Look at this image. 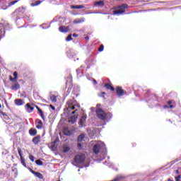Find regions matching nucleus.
<instances>
[{
	"mask_svg": "<svg viewBox=\"0 0 181 181\" xmlns=\"http://www.w3.org/2000/svg\"><path fill=\"white\" fill-rule=\"evenodd\" d=\"M104 51V45H100L98 49V52H103Z\"/></svg>",
	"mask_w": 181,
	"mask_h": 181,
	"instance_id": "f704fd0d",
	"label": "nucleus"
},
{
	"mask_svg": "<svg viewBox=\"0 0 181 181\" xmlns=\"http://www.w3.org/2000/svg\"><path fill=\"white\" fill-rule=\"evenodd\" d=\"M73 79L71 78V76L66 79V87H69V90L73 88V83H71Z\"/></svg>",
	"mask_w": 181,
	"mask_h": 181,
	"instance_id": "9b49d317",
	"label": "nucleus"
},
{
	"mask_svg": "<svg viewBox=\"0 0 181 181\" xmlns=\"http://www.w3.org/2000/svg\"><path fill=\"white\" fill-rule=\"evenodd\" d=\"M86 39H88V37H86Z\"/></svg>",
	"mask_w": 181,
	"mask_h": 181,
	"instance_id": "5fc2aeb1",
	"label": "nucleus"
},
{
	"mask_svg": "<svg viewBox=\"0 0 181 181\" xmlns=\"http://www.w3.org/2000/svg\"><path fill=\"white\" fill-rule=\"evenodd\" d=\"M93 151L96 155L102 151L100 155V158H98V160H103L105 159V156H107V147H105V144H104V142H98L96 144L94 145Z\"/></svg>",
	"mask_w": 181,
	"mask_h": 181,
	"instance_id": "f03ea898",
	"label": "nucleus"
},
{
	"mask_svg": "<svg viewBox=\"0 0 181 181\" xmlns=\"http://www.w3.org/2000/svg\"><path fill=\"white\" fill-rule=\"evenodd\" d=\"M86 119H87V117L82 116L78 122L79 127L82 128V127H84V124H86Z\"/></svg>",
	"mask_w": 181,
	"mask_h": 181,
	"instance_id": "6e6552de",
	"label": "nucleus"
},
{
	"mask_svg": "<svg viewBox=\"0 0 181 181\" xmlns=\"http://www.w3.org/2000/svg\"><path fill=\"white\" fill-rule=\"evenodd\" d=\"M73 38L71 37V34H70L69 35H68V37H66V42H70V40H71Z\"/></svg>",
	"mask_w": 181,
	"mask_h": 181,
	"instance_id": "473e14b6",
	"label": "nucleus"
},
{
	"mask_svg": "<svg viewBox=\"0 0 181 181\" xmlns=\"http://www.w3.org/2000/svg\"><path fill=\"white\" fill-rule=\"evenodd\" d=\"M127 8H129L128 4H123L118 6V10L113 11V15H121V13H124V12H125L124 9H127Z\"/></svg>",
	"mask_w": 181,
	"mask_h": 181,
	"instance_id": "39448f33",
	"label": "nucleus"
},
{
	"mask_svg": "<svg viewBox=\"0 0 181 181\" xmlns=\"http://www.w3.org/2000/svg\"><path fill=\"white\" fill-rule=\"evenodd\" d=\"M104 95H105V92H103L100 95H99V97H104Z\"/></svg>",
	"mask_w": 181,
	"mask_h": 181,
	"instance_id": "a19ab883",
	"label": "nucleus"
},
{
	"mask_svg": "<svg viewBox=\"0 0 181 181\" xmlns=\"http://www.w3.org/2000/svg\"><path fill=\"white\" fill-rule=\"evenodd\" d=\"M2 105L0 104V108H1Z\"/></svg>",
	"mask_w": 181,
	"mask_h": 181,
	"instance_id": "864d4df0",
	"label": "nucleus"
},
{
	"mask_svg": "<svg viewBox=\"0 0 181 181\" xmlns=\"http://www.w3.org/2000/svg\"><path fill=\"white\" fill-rule=\"evenodd\" d=\"M15 78L10 77V81H15Z\"/></svg>",
	"mask_w": 181,
	"mask_h": 181,
	"instance_id": "79ce46f5",
	"label": "nucleus"
},
{
	"mask_svg": "<svg viewBox=\"0 0 181 181\" xmlns=\"http://www.w3.org/2000/svg\"><path fill=\"white\" fill-rule=\"evenodd\" d=\"M83 22H86V18L84 17H82L81 18H76L74 20V23H83Z\"/></svg>",
	"mask_w": 181,
	"mask_h": 181,
	"instance_id": "ddd939ff",
	"label": "nucleus"
},
{
	"mask_svg": "<svg viewBox=\"0 0 181 181\" xmlns=\"http://www.w3.org/2000/svg\"><path fill=\"white\" fill-rule=\"evenodd\" d=\"M43 123H42V121H38V124L36 126V128H37V129H42V125Z\"/></svg>",
	"mask_w": 181,
	"mask_h": 181,
	"instance_id": "a878e982",
	"label": "nucleus"
},
{
	"mask_svg": "<svg viewBox=\"0 0 181 181\" xmlns=\"http://www.w3.org/2000/svg\"><path fill=\"white\" fill-rule=\"evenodd\" d=\"M21 165L24 166V168H26V163L25 162V158L23 157L21 158Z\"/></svg>",
	"mask_w": 181,
	"mask_h": 181,
	"instance_id": "393cba45",
	"label": "nucleus"
},
{
	"mask_svg": "<svg viewBox=\"0 0 181 181\" xmlns=\"http://www.w3.org/2000/svg\"><path fill=\"white\" fill-rule=\"evenodd\" d=\"M59 30L62 33H66V32H69V26H60Z\"/></svg>",
	"mask_w": 181,
	"mask_h": 181,
	"instance_id": "4468645a",
	"label": "nucleus"
},
{
	"mask_svg": "<svg viewBox=\"0 0 181 181\" xmlns=\"http://www.w3.org/2000/svg\"><path fill=\"white\" fill-rule=\"evenodd\" d=\"M78 149H83V142H78Z\"/></svg>",
	"mask_w": 181,
	"mask_h": 181,
	"instance_id": "2f4dec72",
	"label": "nucleus"
},
{
	"mask_svg": "<svg viewBox=\"0 0 181 181\" xmlns=\"http://www.w3.org/2000/svg\"><path fill=\"white\" fill-rule=\"evenodd\" d=\"M40 4H42V1L38 0L35 2V4H32L31 6H37V5H40Z\"/></svg>",
	"mask_w": 181,
	"mask_h": 181,
	"instance_id": "c85d7f7f",
	"label": "nucleus"
},
{
	"mask_svg": "<svg viewBox=\"0 0 181 181\" xmlns=\"http://www.w3.org/2000/svg\"><path fill=\"white\" fill-rule=\"evenodd\" d=\"M93 84H97V81L93 80Z\"/></svg>",
	"mask_w": 181,
	"mask_h": 181,
	"instance_id": "09e8293b",
	"label": "nucleus"
},
{
	"mask_svg": "<svg viewBox=\"0 0 181 181\" xmlns=\"http://www.w3.org/2000/svg\"><path fill=\"white\" fill-rule=\"evenodd\" d=\"M105 87H106V88H107V90H110L111 88V85H110L108 83H105Z\"/></svg>",
	"mask_w": 181,
	"mask_h": 181,
	"instance_id": "e433bc0d",
	"label": "nucleus"
},
{
	"mask_svg": "<svg viewBox=\"0 0 181 181\" xmlns=\"http://www.w3.org/2000/svg\"><path fill=\"white\" fill-rule=\"evenodd\" d=\"M36 108H37L42 119H43L45 121V115L43 114V111H42L41 109H40V107L37 106H36Z\"/></svg>",
	"mask_w": 181,
	"mask_h": 181,
	"instance_id": "6ab92c4d",
	"label": "nucleus"
},
{
	"mask_svg": "<svg viewBox=\"0 0 181 181\" xmlns=\"http://www.w3.org/2000/svg\"><path fill=\"white\" fill-rule=\"evenodd\" d=\"M78 172H80V170H78Z\"/></svg>",
	"mask_w": 181,
	"mask_h": 181,
	"instance_id": "6e6d98bb",
	"label": "nucleus"
},
{
	"mask_svg": "<svg viewBox=\"0 0 181 181\" xmlns=\"http://www.w3.org/2000/svg\"><path fill=\"white\" fill-rule=\"evenodd\" d=\"M19 88H21V86L19 85L18 83H16L11 86L12 90H19Z\"/></svg>",
	"mask_w": 181,
	"mask_h": 181,
	"instance_id": "aec40b11",
	"label": "nucleus"
},
{
	"mask_svg": "<svg viewBox=\"0 0 181 181\" xmlns=\"http://www.w3.org/2000/svg\"><path fill=\"white\" fill-rule=\"evenodd\" d=\"M83 68H84L83 66H81V67L76 70V73H77L78 76V74H80V73H81V69H83Z\"/></svg>",
	"mask_w": 181,
	"mask_h": 181,
	"instance_id": "7c9ffc66",
	"label": "nucleus"
},
{
	"mask_svg": "<svg viewBox=\"0 0 181 181\" xmlns=\"http://www.w3.org/2000/svg\"><path fill=\"white\" fill-rule=\"evenodd\" d=\"M30 171L31 172V173H33V175H35V176H36V177H38V179H43V175H42V173H37L33 170H31L30 168Z\"/></svg>",
	"mask_w": 181,
	"mask_h": 181,
	"instance_id": "1a4fd4ad",
	"label": "nucleus"
},
{
	"mask_svg": "<svg viewBox=\"0 0 181 181\" xmlns=\"http://www.w3.org/2000/svg\"><path fill=\"white\" fill-rule=\"evenodd\" d=\"M84 8V6L83 5H71V9H83Z\"/></svg>",
	"mask_w": 181,
	"mask_h": 181,
	"instance_id": "a211bd4d",
	"label": "nucleus"
},
{
	"mask_svg": "<svg viewBox=\"0 0 181 181\" xmlns=\"http://www.w3.org/2000/svg\"><path fill=\"white\" fill-rule=\"evenodd\" d=\"M100 13V12H98V11H94V12H90V13Z\"/></svg>",
	"mask_w": 181,
	"mask_h": 181,
	"instance_id": "49530a36",
	"label": "nucleus"
},
{
	"mask_svg": "<svg viewBox=\"0 0 181 181\" xmlns=\"http://www.w3.org/2000/svg\"><path fill=\"white\" fill-rule=\"evenodd\" d=\"M33 110H35V107H33L32 105H30V103L26 104V110L28 112H32L33 111Z\"/></svg>",
	"mask_w": 181,
	"mask_h": 181,
	"instance_id": "dca6fc26",
	"label": "nucleus"
},
{
	"mask_svg": "<svg viewBox=\"0 0 181 181\" xmlns=\"http://www.w3.org/2000/svg\"><path fill=\"white\" fill-rule=\"evenodd\" d=\"M86 160V156L84 154H78L74 158V163H73V165H80L81 163H84V160Z\"/></svg>",
	"mask_w": 181,
	"mask_h": 181,
	"instance_id": "20e7f679",
	"label": "nucleus"
},
{
	"mask_svg": "<svg viewBox=\"0 0 181 181\" xmlns=\"http://www.w3.org/2000/svg\"><path fill=\"white\" fill-rule=\"evenodd\" d=\"M29 159L31 160V162H35V156L30 155L29 156Z\"/></svg>",
	"mask_w": 181,
	"mask_h": 181,
	"instance_id": "72a5a7b5",
	"label": "nucleus"
},
{
	"mask_svg": "<svg viewBox=\"0 0 181 181\" xmlns=\"http://www.w3.org/2000/svg\"><path fill=\"white\" fill-rule=\"evenodd\" d=\"M13 76L15 80H18V72L15 71L13 73Z\"/></svg>",
	"mask_w": 181,
	"mask_h": 181,
	"instance_id": "c9c22d12",
	"label": "nucleus"
},
{
	"mask_svg": "<svg viewBox=\"0 0 181 181\" xmlns=\"http://www.w3.org/2000/svg\"><path fill=\"white\" fill-rule=\"evenodd\" d=\"M69 151H70V147H69V146H67L66 145L63 146V151L64 153L69 152Z\"/></svg>",
	"mask_w": 181,
	"mask_h": 181,
	"instance_id": "b1692460",
	"label": "nucleus"
},
{
	"mask_svg": "<svg viewBox=\"0 0 181 181\" xmlns=\"http://www.w3.org/2000/svg\"><path fill=\"white\" fill-rule=\"evenodd\" d=\"M95 8H103L105 5L104 1H95L93 4Z\"/></svg>",
	"mask_w": 181,
	"mask_h": 181,
	"instance_id": "9d476101",
	"label": "nucleus"
},
{
	"mask_svg": "<svg viewBox=\"0 0 181 181\" xmlns=\"http://www.w3.org/2000/svg\"><path fill=\"white\" fill-rule=\"evenodd\" d=\"M33 142L35 145H37L40 142V136H36L33 139Z\"/></svg>",
	"mask_w": 181,
	"mask_h": 181,
	"instance_id": "2eb2a0df",
	"label": "nucleus"
},
{
	"mask_svg": "<svg viewBox=\"0 0 181 181\" xmlns=\"http://www.w3.org/2000/svg\"><path fill=\"white\" fill-rule=\"evenodd\" d=\"M8 29H9V24L8 23L4 24L0 23V39L5 36V30H8Z\"/></svg>",
	"mask_w": 181,
	"mask_h": 181,
	"instance_id": "423d86ee",
	"label": "nucleus"
},
{
	"mask_svg": "<svg viewBox=\"0 0 181 181\" xmlns=\"http://www.w3.org/2000/svg\"><path fill=\"white\" fill-rule=\"evenodd\" d=\"M164 108H165V109L169 108V106H168V105H164Z\"/></svg>",
	"mask_w": 181,
	"mask_h": 181,
	"instance_id": "8fccbe9b",
	"label": "nucleus"
},
{
	"mask_svg": "<svg viewBox=\"0 0 181 181\" xmlns=\"http://www.w3.org/2000/svg\"><path fill=\"white\" fill-rule=\"evenodd\" d=\"M50 107H51L52 110H56V107H54V106L50 105Z\"/></svg>",
	"mask_w": 181,
	"mask_h": 181,
	"instance_id": "37998d69",
	"label": "nucleus"
},
{
	"mask_svg": "<svg viewBox=\"0 0 181 181\" xmlns=\"http://www.w3.org/2000/svg\"><path fill=\"white\" fill-rule=\"evenodd\" d=\"M42 29H45V28H44V27H42Z\"/></svg>",
	"mask_w": 181,
	"mask_h": 181,
	"instance_id": "4d7b16f0",
	"label": "nucleus"
},
{
	"mask_svg": "<svg viewBox=\"0 0 181 181\" xmlns=\"http://www.w3.org/2000/svg\"><path fill=\"white\" fill-rule=\"evenodd\" d=\"M100 105H97L98 108L96 109V114L98 118H100V119H102L103 121H105V119L106 121L111 119V118H112V114L110 112H107L106 114L105 112L103 110V109L98 107H100Z\"/></svg>",
	"mask_w": 181,
	"mask_h": 181,
	"instance_id": "7ed1b4c3",
	"label": "nucleus"
},
{
	"mask_svg": "<svg viewBox=\"0 0 181 181\" xmlns=\"http://www.w3.org/2000/svg\"><path fill=\"white\" fill-rule=\"evenodd\" d=\"M86 137V136H84V134H81L78 137V142H83L84 141V138Z\"/></svg>",
	"mask_w": 181,
	"mask_h": 181,
	"instance_id": "4be33fe9",
	"label": "nucleus"
},
{
	"mask_svg": "<svg viewBox=\"0 0 181 181\" xmlns=\"http://www.w3.org/2000/svg\"><path fill=\"white\" fill-rule=\"evenodd\" d=\"M36 134H37V131H36L35 129H30V135H31L32 136H35V135H36Z\"/></svg>",
	"mask_w": 181,
	"mask_h": 181,
	"instance_id": "412c9836",
	"label": "nucleus"
},
{
	"mask_svg": "<svg viewBox=\"0 0 181 181\" xmlns=\"http://www.w3.org/2000/svg\"><path fill=\"white\" fill-rule=\"evenodd\" d=\"M116 93L119 97H121V95H124V90H122V88L121 87H117L116 88Z\"/></svg>",
	"mask_w": 181,
	"mask_h": 181,
	"instance_id": "f8f14e48",
	"label": "nucleus"
},
{
	"mask_svg": "<svg viewBox=\"0 0 181 181\" xmlns=\"http://www.w3.org/2000/svg\"><path fill=\"white\" fill-rule=\"evenodd\" d=\"M64 135L69 136V135H70V132H66V130H64Z\"/></svg>",
	"mask_w": 181,
	"mask_h": 181,
	"instance_id": "ea45409f",
	"label": "nucleus"
},
{
	"mask_svg": "<svg viewBox=\"0 0 181 181\" xmlns=\"http://www.w3.org/2000/svg\"><path fill=\"white\" fill-rule=\"evenodd\" d=\"M170 104H172V101H169L168 102V105H170V106H168V108H173V105H170Z\"/></svg>",
	"mask_w": 181,
	"mask_h": 181,
	"instance_id": "4c0bfd02",
	"label": "nucleus"
},
{
	"mask_svg": "<svg viewBox=\"0 0 181 181\" xmlns=\"http://www.w3.org/2000/svg\"><path fill=\"white\" fill-rule=\"evenodd\" d=\"M168 181H173V180H170V179H168Z\"/></svg>",
	"mask_w": 181,
	"mask_h": 181,
	"instance_id": "3c124183",
	"label": "nucleus"
},
{
	"mask_svg": "<svg viewBox=\"0 0 181 181\" xmlns=\"http://www.w3.org/2000/svg\"><path fill=\"white\" fill-rule=\"evenodd\" d=\"M18 2H19V0H16V1H11L8 6H12V5H15V4H18Z\"/></svg>",
	"mask_w": 181,
	"mask_h": 181,
	"instance_id": "bb28decb",
	"label": "nucleus"
},
{
	"mask_svg": "<svg viewBox=\"0 0 181 181\" xmlns=\"http://www.w3.org/2000/svg\"><path fill=\"white\" fill-rule=\"evenodd\" d=\"M110 90H111L112 91H114L115 90V88H114V87H112V86H110Z\"/></svg>",
	"mask_w": 181,
	"mask_h": 181,
	"instance_id": "a18cd8bd",
	"label": "nucleus"
},
{
	"mask_svg": "<svg viewBox=\"0 0 181 181\" xmlns=\"http://www.w3.org/2000/svg\"><path fill=\"white\" fill-rule=\"evenodd\" d=\"M17 151H18V155H19V156L21 157V158H23V156L22 155V150L21 149V148H17Z\"/></svg>",
	"mask_w": 181,
	"mask_h": 181,
	"instance_id": "c756f323",
	"label": "nucleus"
},
{
	"mask_svg": "<svg viewBox=\"0 0 181 181\" xmlns=\"http://www.w3.org/2000/svg\"><path fill=\"white\" fill-rule=\"evenodd\" d=\"M50 100L52 103H56L57 101V98L56 97V95H52L50 96Z\"/></svg>",
	"mask_w": 181,
	"mask_h": 181,
	"instance_id": "5701e85b",
	"label": "nucleus"
},
{
	"mask_svg": "<svg viewBox=\"0 0 181 181\" xmlns=\"http://www.w3.org/2000/svg\"><path fill=\"white\" fill-rule=\"evenodd\" d=\"M64 114L67 117L70 124H74L78 118V111H80V105L76 102L70 100L66 103V108Z\"/></svg>",
	"mask_w": 181,
	"mask_h": 181,
	"instance_id": "f257e3e1",
	"label": "nucleus"
},
{
	"mask_svg": "<svg viewBox=\"0 0 181 181\" xmlns=\"http://www.w3.org/2000/svg\"><path fill=\"white\" fill-rule=\"evenodd\" d=\"M25 8L24 7H19L14 11V13H16V15H23V13H25Z\"/></svg>",
	"mask_w": 181,
	"mask_h": 181,
	"instance_id": "0eeeda50",
	"label": "nucleus"
},
{
	"mask_svg": "<svg viewBox=\"0 0 181 181\" xmlns=\"http://www.w3.org/2000/svg\"><path fill=\"white\" fill-rule=\"evenodd\" d=\"M35 163L38 165V166H43V162L40 160H35Z\"/></svg>",
	"mask_w": 181,
	"mask_h": 181,
	"instance_id": "cd10ccee",
	"label": "nucleus"
},
{
	"mask_svg": "<svg viewBox=\"0 0 181 181\" xmlns=\"http://www.w3.org/2000/svg\"><path fill=\"white\" fill-rule=\"evenodd\" d=\"M1 115H3V117H6V114L1 112Z\"/></svg>",
	"mask_w": 181,
	"mask_h": 181,
	"instance_id": "de8ad7c7",
	"label": "nucleus"
},
{
	"mask_svg": "<svg viewBox=\"0 0 181 181\" xmlns=\"http://www.w3.org/2000/svg\"><path fill=\"white\" fill-rule=\"evenodd\" d=\"M176 172H177V173H179V170H177Z\"/></svg>",
	"mask_w": 181,
	"mask_h": 181,
	"instance_id": "603ef678",
	"label": "nucleus"
},
{
	"mask_svg": "<svg viewBox=\"0 0 181 181\" xmlns=\"http://www.w3.org/2000/svg\"><path fill=\"white\" fill-rule=\"evenodd\" d=\"M180 179H181V175H178L175 177V181H180Z\"/></svg>",
	"mask_w": 181,
	"mask_h": 181,
	"instance_id": "58836bf2",
	"label": "nucleus"
},
{
	"mask_svg": "<svg viewBox=\"0 0 181 181\" xmlns=\"http://www.w3.org/2000/svg\"><path fill=\"white\" fill-rule=\"evenodd\" d=\"M73 36H74V37H77L78 36V35H77V34H76V33H74V34H73Z\"/></svg>",
	"mask_w": 181,
	"mask_h": 181,
	"instance_id": "c03bdc74",
	"label": "nucleus"
},
{
	"mask_svg": "<svg viewBox=\"0 0 181 181\" xmlns=\"http://www.w3.org/2000/svg\"><path fill=\"white\" fill-rule=\"evenodd\" d=\"M15 104L16 105H23V104H25V102L22 99H16Z\"/></svg>",
	"mask_w": 181,
	"mask_h": 181,
	"instance_id": "f3484780",
	"label": "nucleus"
}]
</instances>
